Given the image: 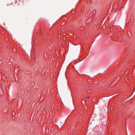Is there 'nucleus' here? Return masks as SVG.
<instances>
[{
  "label": "nucleus",
  "instance_id": "obj_1",
  "mask_svg": "<svg viewBox=\"0 0 135 135\" xmlns=\"http://www.w3.org/2000/svg\"><path fill=\"white\" fill-rule=\"evenodd\" d=\"M90 98V97H87L88 98Z\"/></svg>",
  "mask_w": 135,
  "mask_h": 135
}]
</instances>
